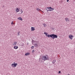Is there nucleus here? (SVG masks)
Wrapping results in <instances>:
<instances>
[{
	"mask_svg": "<svg viewBox=\"0 0 75 75\" xmlns=\"http://www.w3.org/2000/svg\"><path fill=\"white\" fill-rule=\"evenodd\" d=\"M50 37L52 38V39H54L55 38H57L58 37V36L56 35H54V34H52L51 35Z\"/></svg>",
	"mask_w": 75,
	"mask_h": 75,
	"instance_id": "obj_1",
	"label": "nucleus"
},
{
	"mask_svg": "<svg viewBox=\"0 0 75 75\" xmlns=\"http://www.w3.org/2000/svg\"><path fill=\"white\" fill-rule=\"evenodd\" d=\"M42 60L44 61H45L46 60H49V58L46 57V56H42Z\"/></svg>",
	"mask_w": 75,
	"mask_h": 75,
	"instance_id": "obj_2",
	"label": "nucleus"
},
{
	"mask_svg": "<svg viewBox=\"0 0 75 75\" xmlns=\"http://www.w3.org/2000/svg\"><path fill=\"white\" fill-rule=\"evenodd\" d=\"M14 64H11V66L12 67H16L17 65H18V64L17 63H15V62H14Z\"/></svg>",
	"mask_w": 75,
	"mask_h": 75,
	"instance_id": "obj_3",
	"label": "nucleus"
},
{
	"mask_svg": "<svg viewBox=\"0 0 75 75\" xmlns=\"http://www.w3.org/2000/svg\"><path fill=\"white\" fill-rule=\"evenodd\" d=\"M69 38H70L71 40H72V37H74V36H73V35H70L69 36Z\"/></svg>",
	"mask_w": 75,
	"mask_h": 75,
	"instance_id": "obj_4",
	"label": "nucleus"
},
{
	"mask_svg": "<svg viewBox=\"0 0 75 75\" xmlns=\"http://www.w3.org/2000/svg\"><path fill=\"white\" fill-rule=\"evenodd\" d=\"M46 36L48 37V38H50V37H51V35H48V33H47V34L46 35Z\"/></svg>",
	"mask_w": 75,
	"mask_h": 75,
	"instance_id": "obj_5",
	"label": "nucleus"
},
{
	"mask_svg": "<svg viewBox=\"0 0 75 75\" xmlns=\"http://www.w3.org/2000/svg\"><path fill=\"white\" fill-rule=\"evenodd\" d=\"M35 28L33 27H31V31H34V30H35Z\"/></svg>",
	"mask_w": 75,
	"mask_h": 75,
	"instance_id": "obj_6",
	"label": "nucleus"
},
{
	"mask_svg": "<svg viewBox=\"0 0 75 75\" xmlns=\"http://www.w3.org/2000/svg\"><path fill=\"white\" fill-rule=\"evenodd\" d=\"M18 20H21L22 21L23 20V19L21 18V17H20L19 18H17Z\"/></svg>",
	"mask_w": 75,
	"mask_h": 75,
	"instance_id": "obj_7",
	"label": "nucleus"
},
{
	"mask_svg": "<svg viewBox=\"0 0 75 75\" xmlns=\"http://www.w3.org/2000/svg\"><path fill=\"white\" fill-rule=\"evenodd\" d=\"M36 10H37L38 11H41V10L39 8H37L36 9Z\"/></svg>",
	"mask_w": 75,
	"mask_h": 75,
	"instance_id": "obj_8",
	"label": "nucleus"
},
{
	"mask_svg": "<svg viewBox=\"0 0 75 75\" xmlns=\"http://www.w3.org/2000/svg\"><path fill=\"white\" fill-rule=\"evenodd\" d=\"M14 49H15L16 50L18 48V46H15L14 47Z\"/></svg>",
	"mask_w": 75,
	"mask_h": 75,
	"instance_id": "obj_9",
	"label": "nucleus"
},
{
	"mask_svg": "<svg viewBox=\"0 0 75 75\" xmlns=\"http://www.w3.org/2000/svg\"><path fill=\"white\" fill-rule=\"evenodd\" d=\"M65 20L66 21H67V22L69 21V19L68 18H65Z\"/></svg>",
	"mask_w": 75,
	"mask_h": 75,
	"instance_id": "obj_10",
	"label": "nucleus"
},
{
	"mask_svg": "<svg viewBox=\"0 0 75 75\" xmlns=\"http://www.w3.org/2000/svg\"><path fill=\"white\" fill-rule=\"evenodd\" d=\"M16 11L17 12H18L20 11L19 9L18 8L16 9Z\"/></svg>",
	"mask_w": 75,
	"mask_h": 75,
	"instance_id": "obj_11",
	"label": "nucleus"
},
{
	"mask_svg": "<svg viewBox=\"0 0 75 75\" xmlns=\"http://www.w3.org/2000/svg\"><path fill=\"white\" fill-rule=\"evenodd\" d=\"M34 45L35 47H37V46H38V44H37V43H35L34 44Z\"/></svg>",
	"mask_w": 75,
	"mask_h": 75,
	"instance_id": "obj_12",
	"label": "nucleus"
},
{
	"mask_svg": "<svg viewBox=\"0 0 75 75\" xmlns=\"http://www.w3.org/2000/svg\"><path fill=\"white\" fill-rule=\"evenodd\" d=\"M28 55H30V53H27L25 54V55L26 56Z\"/></svg>",
	"mask_w": 75,
	"mask_h": 75,
	"instance_id": "obj_13",
	"label": "nucleus"
},
{
	"mask_svg": "<svg viewBox=\"0 0 75 75\" xmlns=\"http://www.w3.org/2000/svg\"><path fill=\"white\" fill-rule=\"evenodd\" d=\"M49 8H50V9L51 10H54V8H52L51 7H49Z\"/></svg>",
	"mask_w": 75,
	"mask_h": 75,
	"instance_id": "obj_14",
	"label": "nucleus"
},
{
	"mask_svg": "<svg viewBox=\"0 0 75 75\" xmlns=\"http://www.w3.org/2000/svg\"><path fill=\"white\" fill-rule=\"evenodd\" d=\"M55 62H56V60H53L52 62L53 63V64H54V63H55Z\"/></svg>",
	"mask_w": 75,
	"mask_h": 75,
	"instance_id": "obj_15",
	"label": "nucleus"
},
{
	"mask_svg": "<svg viewBox=\"0 0 75 75\" xmlns=\"http://www.w3.org/2000/svg\"><path fill=\"white\" fill-rule=\"evenodd\" d=\"M16 44H17V42H14L13 45H16Z\"/></svg>",
	"mask_w": 75,
	"mask_h": 75,
	"instance_id": "obj_16",
	"label": "nucleus"
},
{
	"mask_svg": "<svg viewBox=\"0 0 75 75\" xmlns=\"http://www.w3.org/2000/svg\"><path fill=\"white\" fill-rule=\"evenodd\" d=\"M22 13H23V11H22V10L21 9V12H20V14H22Z\"/></svg>",
	"mask_w": 75,
	"mask_h": 75,
	"instance_id": "obj_17",
	"label": "nucleus"
},
{
	"mask_svg": "<svg viewBox=\"0 0 75 75\" xmlns=\"http://www.w3.org/2000/svg\"><path fill=\"white\" fill-rule=\"evenodd\" d=\"M53 11V10H51V9H49V10H47V12H48V11Z\"/></svg>",
	"mask_w": 75,
	"mask_h": 75,
	"instance_id": "obj_18",
	"label": "nucleus"
},
{
	"mask_svg": "<svg viewBox=\"0 0 75 75\" xmlns=\"http://www.w3.org/2000/svg\"><path fill=\"white\" fill-rule=\"evenodd\" d=\"M43 25H44V27H46V26H47V25L45 24H43Z\"/></svg>",
	"mask_w": 75,
	"mask_h": 75,
	"instance_id": "obj_19",
	"label": "nucleus"
},
{
	"mask_svg": "<svg viewBox=\"0 0 75 75\" xmlns=\"http://www.w3.org/2000/svg\"><path fill=\"white\" fill-rule=\"evenodd\" d=\"M34 46H32L31 47V48H32V49H34Z\"/></svg>",
	"mask_w": 75,
	"mask_h": 75,
	"instance_id": "obj_20",
	"label": "nucleus"
},
{
	"mask_svg": "<svg viewBox=\"0 0 75 75\" xmlns=\"http://www.w3.org/2000/svg\"><path fill=\"white\" fill-rule=\"evenodd\" d=\"M34 52H35V51H34V50H33L32 51V53H34Z\"/></svg>",
	"mask_w": 75,
	"mask_h": 75,
	"instance_id": "obj_21",
	"label": "nucleus"
},
{
	"mask_svg": "<svg viewBox=\"0 0 75 75\" xmlns=\"http://www.w3.org/2000/svg\"><path fill=\"white\" fill-rule=\"evenodd\" d=\"M44 34H45V35L47 34V33H46V32H44Z\"/></svg>",
	"mask_w": 75,
	"mask_h": 75,
	"instance_id": "obj_22",
	"label": "nucleus"
},
{
	"mask_svg": "<svg viewBox=\"0 0 75 75\" xmlns=\"http://www.w3.org/2000/svg\"><path fill=\"white\" fill-rule=\"evenodd\" d=\"M18 35H20V33H18Z\"/></svg>",
	"mask_w": 75,
	"mask_h": 75,
	"instance_id": "obj_23",
	"label": "nucleus"
},
{
	"mask_svg": "<svg viewBox=\"0 0 75 75\" xmlns=\"http://www.w3.org/2000/svg\"><path fill=\"white\" fill-rule=\"evenodd\" d=\"M59 74H61V71H59Z\"/></svg>",
	"mask_w": 75,
	"mask_h": 75,
	"instance_id": "obj_24",
	"label": "nucleus"
},
{
	"mask_svg": "<svg viewBox=\"0 0 75 75\" xmlns=\"http://www.w3.org/2000/svg\"><path fill=\"white\" fill-rule=\"evenodd\" d=\"M41 58H40V59H39V61H41Z\"/></svg>",
	"mask_w": 75,
	"mask_h": 75,
	"instance_id": "obj_25",
	"label": "nucleus"
},
{
	"mask_svg": "<svg viewBox=\"0 0 75 75\" xmlns=\"http://www.w3.org/2000/svg\"><path fill=\"white\" fill-rule=\"evenodd\" d=\"M67 2H68V1H69V0H67Z\"/></svg>",
	"mask_w": 75,
	"mask_h": 75,
	"instance_id": "obj_26",
	"label": "nucleus"
},
{
	"mask_svg": "<svg viewBox=\"0 0 75 75\" xmlns=\"http://www.w3.org/2000/svg\"><path fill=\"white\" fill-rule=\"evenodd\" d=\"M11 24H13V22H11Z\"/></svg>",
	"mask_w": 75,
	"mask_h": 75,
	"instance_id": "obj_27",
	"label": "nucleus"
},
{
	"mask_svg": "<svg viewBox=\"0 0 75 75\" xmlns=\"http://www.w3.org/2000/svg\"><path fill=\"white\" fill-rule=\"evenodd\" d=\"M47 8L49 9L50 8V7H47Z\"/></svg>",
	"mask_w": 75,
	"mask_h": 75,
	"instance_id": "obj_28",
	"label": "nucleus"
},
{
	"mask_svg": "<svg viewBox=\"0 0 75 75\" xmlns=\"http://www.w3.org/2000/svg\"><path fill=\"white\" fill-rule=\"evenodd\" d=\"M42 11V13H44V11Z\"/></svg>",
	"mask_w": 75,
	"mask_h": 75,
	"instance_id": "obj_29",
	"label": "nucleus"
},
{
	"mask_svg": "<svg viewBox=\"0 0 75 75\" xmlns=\"http://www.w3.org/2000/svg\"><path fill=\"white\" fill-rule=\"evenodd\" d=\"M18 33H20V32H18Z\"/></svg>",
	"mask_w": 75,
	"mask_h": 75,
	"instance_id": "obj_30",
	"label": "nucleus"
},
{
	"mask_svg": "<svg viewBox=\"0 0 75 75\" xmlns=\"http://www.w3.org/2000/svg\"><path fill=\"white\" fill-rule=\"evenodd\" d=\"M67 75H70V74H68Z\"/></svg>",
	"mask_w": 75,
	"mask_h": 75,
	"instance_id": "obj_31",
	"label": "nucleus"
},
{
	"mask_svg": "<svg viewBox=\"0 0 75 75\" xmlns=\"http://www.w3.org/2000/svg\"><path fill=\"white\" fill-rule=\"evenodd\" d=\"M46 10H47V9H46Z\"/></svg>",
	"mask_w": 75,
	"mask_h": 75,
	"instance_id": "obj_32",
	"label": "nucleus"
},
{
	"mask_svg": "<svg viewBox=\"0 0 75 75\" xmlns=\"http://www.w3.org/2000/svg\"><path fill=\"white\" fill-rule=\"evenodd\" d=\"M3 7H4V6H3Z\"/></svg>",
	"mask_w": 75,
	"mask_h": 75,
	"instance_id": "obj_33",
	"label": "nucleus"
},
{
	"mask_svg": "<svg viewBox=\"0 0 75 75\" xmlns=\"http://www.w3.org/2000/svg\"><path fill=\"white\" fill-rule=\"evenodd\" d=\"M71 21H72V20H71Z\"/></svg>",
	"mask_w": 75,
	"mask_h": 75,
	"instance_id": "obj_34",
	"label": "nucleus"
}]
</instances>
